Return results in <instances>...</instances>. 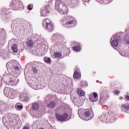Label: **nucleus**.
<instances>
[{"label": "nucleus", "mask_w": 129, "mask_h": 129, "mask_svg": "<svg viewBox=\"0 0 129 129\" xmlns=\"http://www.w3.org/2000/svg\"><path fill=\"white\" fill-rule=\"evenodd\" d=\"M105 93L103 92L100 93V102L101 103H103L104 102V100H105Z\"/></svg>", "instance_id": "f8f14e48"}, {"label": "nucleus", "mask_w": 129, "mask_h": 129, "mask_svg": "<svg viewBox=\"0 0 129 129\" xmlns=\"http://www.w3.org/2000/svg\"><path fill=\"white\" fill-rule=\"evenodd\" d=\"M125 98H126V100H129V96L128 95H126L125 96Z\"/></svg>", "instance_id": "c756f323"}, {"label": "nucleus", "mask_w": 129, "mask_h": 129, "mask_svg": "<svg viewBox=\"0 0 129 129\" xmlns=\"http://www.w3.org/2000/svg\"><path fill=\"white\" fill-rule=\"evenodd\" d=\"M41 14L43 17L48 16V14H49V6H46L41 8Z\"/></svg>", "instance_id": "20e7f679"}, {"label": "nucleus", "mask_w": 129, "mask_h": 129, "mask_svg": "<svg viewBox=\"0 0 129 129\" xmlns=\"http://www.w3.org/2000/svg\"><path fill=\"white\" fill-rule=\"evenodd\" d=\"M17 97V92L15 90H12L10 92L9 96L8 97L11 98V99L15 98Z\"/></svg>", "instance_id": "9b49d317"}, {"label": "nucleus", "mask_w": 129, "mask_h": 129, "mask_svg": "<svg viewBox=\"0 0 129 129\" xmlns=\"http://www.w3.org/2000/svg\"><path fill=\"white\" fill-rule=\"evenodd\" d=\"M43 26L48 32H52L54 30V25L52 22L48 19H45L42 22Z\"/></svg>", "instance_id": "f257e3e1"}, {"label": "nucleus", "mask_w": 129, "mask_h": 129, "mask_svg": "<svg viewBox=\"0 0 129 129\" xmlns=\"http://www.w3.org/2000/svg\"><path fill=\"white\" fill-rule=\"evenodd\" d=\"M93 97L92 98V95L89 96V99L92 102H95L98 100V94L97 93H93Z\"/></svg>", "instance_id": "39448f33"}, {"label": "nucleus", "mask_w": 129, "mask_h": 129, "mask_svg": "<svg viewBox=\"0 0 129 129\" xmlns=\"http://www.w3.org/2000/svg\"><path fill=\"white\" fill-rule=\"evenodd\" d=\"M56 116L59 121H63V120H65L67 117H68V114H64L63 115H59V114H56Z\"/></svg>", "instance_id": "0eeeda50"}, {"label": "nucleus", "mask_w": 129, "mask_h": 129, "mask_svg": "<svg viewBox=\"0 0 129 129\" xmlns=\"http://www.w3.org/2000/svg\"><path fill=\"white\" fill-rule=\"evenodd\" d=\"M32 108L33 110H38L39 109V104L34 103L32 105Z\"/></svg>", "instance_id": "4468645a"}, {"label": "nucleus", "mask_w": 129, "mask_h": 129, "mask_svg": "<svg viewBox=\"0 0 129 129\" xmlns=\"http://www.w3.org/2000/svg\"><path fill=\"white\" fill-rule=\"evenodd\" d=\"M3 121L6 122V121H7V122L9 121V119H8V117L5 116V117H3Z\"/></svg>", "instance_id": "a878e982"}, {"label": "nucleus", "mask_w": 129, "mask_h": 129, "mask_svg": "<svg viewBox=\"0 0 129 129\" xmlns=\"http://www.w3.org/2000/svg\"><path fill=\"white\" fill-rule=\"evenodd\" d=\"M12 49L14 53H17L18 52V47L16 44H13L12 46Z\"/></svg>", "instance_id": "2eb2a0df"}, {"label": "nucleus", "mask_w": 129, "mask_h": 129, "mask_svg": "<svg viewBox=\"0 0 129 129\" xmlns=\"http://www.w3.org/2000/svg\"><path fill=\"white\" fill-rule=\"evenodd\" d=\"M19 82V80L16 77H13V78L11 79L10 83L11 85H16Z\"/></svg>", "instance_id": "1a4fd4ad"}, {"label": "nucleus", "mask_w": 129, "mask_h": 129, "mask_svg": "<svg viewBox=\"0 0 129 129\" xmlns=\"http://www.w3.org/2000/svg\"><path fill=\"white\" fill-rule=\"evenodd\" d=\"M23 129H30V128H29V127H28L27 126H25V127H24Z\"/></svg>", "instance_id": "7c9ffc66"}, {"label": "nucleus", "mask_w": 129, "mask_h": 129, "mask_svg": "<svg viewBox=\"0 0 129 129\" xmlns=\"http://www.w3.org/2000/svg\"><path fill=\"white\" fill-rule=\"evenodd\" d=\"M73 49L76 52H78L80 51V46L76 45V46L73 47Z\"/></svg>", "instance_id": "6ab92c4d"}, {"label": "nucleus", "mask_w": 129, "mask_h": 129, "mask_svg": "<svg viewBox=\"0 0 129 129\" xmlns=\"http://www.w3.org/2000/svg\"><path fill=\"white\" fill-rule=\"evenodd\" d=\"M56 105V103L55 102H51L49 103L48 105L49 107H50V108H54Z\"/></svg>", "instance_id": "a211bd4d"}, {"label": "nucleus", "mask_w": 129, "mask_h": 129, "mask_svg": "<svg viewBox=\"0 0 129 129\" xmlns=\"http://www.w3.org/2000/svg\"><path fill=\"white\" fill-rule=\"evenodd\" d=\"M44 60L46 63H50L51 62V59L49 57H45L44 58Z\"/></svg>", "instance_id": "4be33fe9"}, {"label": "nucleus", "mask_w": 129, "mask_h": 129, "mask_svg": "<svg viewBox=\"0 0 129 129\" xmlns=\"http://www.w3.org/2000/svg\"><path fill=\"white\" fill-rule=\"evenodd\" d=\"M15 107L17 109H22V108H23V105H20V103H18L16 104Z\"/></svg>", "instance_id": "aec40b11"}, {"label": "nucleus", "mask_w": 129, "mask_h": 129, "mask_svg": "<svg viewBox=\"0 0 129 129\" xmlns=\"http://www.w3.org/2000/svg\"><path fill=\"white\" fill-rule=\"evenodd\" d=\"M120 39L119 36L114 35L111 38V45L112 47H117L118 46V40Z\"/></svg>", "instance_id": "f03ea898"}, {"label": "nucleus", "mask_w": 129, "mask_h": 129, "mask_svg": "<svg viewBox=\"0 0 129 129\" xmlns=\"http://www.w3.org/2000/svg\"><path fill=\"white\" fill-rule=\"evenodd\" d=\"M76 20L74 19L73 17H70L69 20L65 24L66 28H69L70 27H72L74 25H76Z\"/></svg>", "instance_id": "7ed1b4c3"}, {"label": "nucleus", "mask_w": 129, "mask_h": 129, "mask_svg": "<svg viewBox=\"0 0 129 129\" xmlns=\"http://www.w3.org/2000/svg\"><path fill=\"white\" fill-rule=\"evenodd\" d=\"M14 69L15 70H19L20 69V68L18 66H16L14 67Z\"/></svg>", "instance_id": "cd10ccee"}, {"label": "nucleus", "mask_w": 129, "mask_h": 129, "mask_svg": "<svg viewBox=\"0 0 129 129\" xmlns=\"http://www.w3.org/2000/svg\"><path fill=\"white\" fill-rule=\"evenodd\" d=\"M77 92L78 94L80 96H84V95L85 94L84 91L81 89H78Z\"/></svg>", "instance_id": "dca6fc26"}, {"label": "nucleus", "mask_w": 129, "mask_h": 129, "mask_svg": "<svg viewBox=\"0 0 129 129\" xmlns=\"http://www.w3.org/2000/svg\"><path fill=\"white\" fill-rule=\"evenodd\" d=\"M12 90H12V89L10 88H5L4 89V94H5L6 96H7V97H9Z\"/></svg>", "instance_id": "9d476101"}, {"label": "nucleus", "mask_w": 129, "mask_h": 129, "mask_svg": "<svg viewBox=\"0 0 129 129\" xmlns=\"http://www.w3.org/2000/svg\"><path fill=\"white\" fill-rule=\"evenodd\" d=\"M124 41L125 42H127V44L129 45V36L128 35H126L124 38Z\"/></svg>", "instance_id": "5701e85b"}, {"label": "nucleus", "mask_w": 129, "mask_h": 129, "mask_svg": "<svg viewBox=\"0 0 129 129\" xmlns=\"http://www.w3.org/2000/svg\"><path fill=\"white\" fill-rule=\"evenodd\" d=\"M64 7V3L61 1L57 0L55 3V8L56 10H59V9H62Z\"/></svg>", "instance_id": "423d86ee"}, {"label": "nucleus", "mask_w": 129, "mask_h": 129, "mask_svg": "<svg viewBox=\"0 0 129 129\" xmlns=\"http://www.w3.org/2000/svg\"><path fill=\"white\" fill-rule=\"evenodd\" d=\"M122 109H123V110H129V105H122Z\"/></svg>", "instance_id": "412c9836"}, {"label": "nucleus", "mask_w": 129, "mask_h": 129, "mask_svg": "<svg viewBox=\"0 0 129 129\" xmlns=\"http://www.w3.org/2000/svg\"><path fill=\"white\" fill-rule=\"evenodd\" d=\"M27 46L29 48H33V46H34V41L33 40H29L27 42Z\"/></svg>", "instance_id": "ddd939ff"}, {"label": "nucleus", "mask_w": 129, "mask_h": 129, "mask_svg": "<svg viewBox=\"0 0 129 129\" xmlns=\"http://www.w3.org/2000/svg\"><path fill=\"white\" fill-rule=\"evenodd\" d=\"M32 71L34 74H37V73H38V70H37L36 68H32Z\"/></svg>", "instance_id": "393cba45"}, {"label": "nucleus", "mask_w": 129, "mask_h": 129, "mask_svg": "<svg viewBox=\"0 0 129 129\" xmlns=\"http://www.w3.org/2000/svg\"><path fill=\"white\" fill-rule=\"evenodd\" d=\"M74 78H78L79 77V73L77 72H75L74 74Z\"/></svg>", "instance_id": "b1692460"}, {"label": "nucleus", "mask_w": 129, "mask_h": 129, "mask_svg": "<svg viewBox=\"0 0 129 129\" xmlns=\"http://www.w3.org/2000/svg\"><path fill=\"white\" fill-rule=\"evenodd\" d=\"M27 9L29 11H32V6H31V5H29L28 6H27Z\"/></svg>", "instance_id": "bb28decb"}, {"label": "nucleus", "mask_w": 129, "mask_h": 129, "mask_svg": "<svg viewBox=\"0 0 129 129\" xmlns=\"http://www.w3.org/2000/svg\"><path fill=\"white\" fill-rule=\"evenodd\" d=\"M115 92L116 94H119V91H118V90H115Z\"/></svg>", "instance_id": "c85d7f7f"}, {"label": "nucleus", "mask_w": 129, "mask_h": 129, "mask_svg": "<svg viewBox=\"0 0 129 129\" xmlns=\"http://www.w3.org/2000/svg\"><path fill=\"white\" fill-rule=\"evenodd\" d=\"M119 99H122V97H120L119 98Z\"/></svg>", "instance_id": "2f4dec72"}, {"label": "nucleus", "mask_w": 129, "mask_h": 129, "mask_svg": "<svg viewBox=\"0 0 129 129\" xmlns=\"http://www.w3.org/2000/svg\"><path fill=\"white\" fill-rule=\"evenodd\" d=\"M53 55L55 58H60L61 57V53L55 52L53 53Z\"/></svg>", "instance_id": "f3484780"}, {"label": "nucleus", "mask_w": 129, "mask_h": 129, "mask_svg": "<svg viewBox=\"0 0 129 129\" xmlns=\"http://www.w3.org/2000/svg\"><path fill=\"white\" fill-rule=\"evenodd\" d=\"M89 116H90V112L86 111L85 112L84 116H80V117L82 118V119H84L85 120H88V118H89Z\"/></svg>", "instance_id": "6e6552de"}]
</instances>
